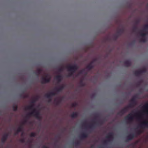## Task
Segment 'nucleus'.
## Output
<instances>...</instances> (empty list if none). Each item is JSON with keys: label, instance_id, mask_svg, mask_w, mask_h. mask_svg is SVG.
I'll return each mask as SVG.
<instances>
[{"label": "nucleus", "instance_id": "f257e3e1", "mask_svg": "<svg viewBox=\"0 0 148 148\" xmlns=\"http://www.w3.org/2000/svg\"><path fill=\"white\" fill-rule=\"evenodd\" d=\"M68 71L70 72L68 75V77L72 76L73 75L76 71L78 69V67L76 64L73 65H69L66 67Z\"/></svg>", "mask_w": 148, "mask_h": 148}, {"label": "nucleus", "instance_id": "f03ea898", "mask_svg": "<svg viewBox=\"0 0 148 148\" xmlns=\"http://www.w3.org/2000/svg\"><path fill=\"white\" fill-rule=\"evenodd\" d=\"M40 115V112L37 111L36 109H34L32 112L27 114L26 116V118L27 119H28L30 116H33L38 120H40L41 119V117Z\"/></svg>", "mask_w": 148, "mask_h": 148}, {"label": "nucleus", "instance_id": "7ed1b4c3", "mask_svg": "<svg viewBox=\"0 0 148 148\" xmlns=\"http://www.w3.org/2000/svg\"><path fill=\"white\" fill-rule=\"evenodd\" d=\"M106 138L108 139L107 140H104L103 141V143L105 144H107L108 142H110L113 139V133L112 132L109 133L108 135L106 136Z\"/></svg>", "mask_w": 148, "mask_h": 148}, {"label": "nucleus", "instance_id": "20e7f679", "mask_svg": "<svg viewBox=\"0 0 148 148\" xmlns=\"http://www.w3.org/2000/svg\"><path fill=\"white\" fill-rule=\"evenodd\" d=\"M133 115L132 114H129L125 117V120H128L129 123H131L133 121Z\"/></svg>", "mask_w": 148, "mask_h": 148}, {"label": "nucleus", "instance_id": "39448f33", "mask_svg": "<svg viewBox=\"0 0 148 148\" xmlns=\"http://www.w3.org/2000/svg\"><path fill=\"white\" fill-rule=\"evenodd\" d=\"M48 75H47L45 77H42V78L41 82L42 84L49 82L51 78H47Z\"/></svg>", "mask_w": 148, "mask_h": 148}, {"label": "nucleus", "instance_id": "423d86ee", "mask_svg": "<svg viewBox=\"0 0 148 148\" xmlns=\"http://www.w3.org/2000/svg\"><path fill=\"white\" fill-rule=\"evenodd\" d=\"M128 110L129 109L127 108V107H125L119 111L118 113V114L120 115H123L127 112Z\"/></svg>", "mask_w": 148, "mask_h": 148}, {"label": "nucleus", "instance_id": "0eeeda50", "mask_svg": "<svg viewBox=\"0 0 148 148\" xmlns=\"http://www.w3.org/2000/svg\"><path fill=\"white\" fill-rule=\"evenodd\" d=\"M103 122L102 121H98L97 122L93 121V124H92L89 126V127L90 128H92L94 127V125H101L102 124Z\"/></svg>", "mask_w": 148, "mask_h": 148}, {"label": "nucleus", "instance_id": "6e6552de", "mask_svg": "<svg viewBox=\"0 0 148 148\" xmlns=\"http://www.w3.org/2000/svg\"><path fill=\"white\" fill-rule=\"evenodd\" d=\"M8 136V133H6L4 134L1 139V141L3 143H4L7 140Z\"/></svg>", "mask_w": 148, "mask_h": 148}, {"label": "nucleus", "instance_id": "1a4fd4ad", "mask_svg": "<svg viewBox=\"0 0 148 148\" xmlns=\"http://www.w3.org/2000/svg\"><path fill=\"white\" fill-rule=\"evenodd\" d=\"M134 136L135 135L134 134H129L127 136V141H128L130 140H132L134 138Z\"/></svg>", "mask_w": 148, "mask_h": 148}, {"label": "nucleus", "instance_id": "9d476101", "mask_svg": "<svg viewBox=\"0 0 148 148\" xmlns=\"http://www.w3.org/2000/svg\"><path fill=\"white\" fill-rule=\"evenodd\" d=\"M64 86L63 85H61L59 88H56L55 89L58 92H59L61 91L64 88Z\"/></svg>", "mask_w": 148, "mask_h": 148}, {"label": "nucleus", "instance_id": "9b49d317", "mask_svg": "<svg viewBox=\"0 0 148 148\" xmlns=\"http://www.w3.org/2000/svg\"><path fill=\"white\" fill-rule=\"evenodd\" d=\"M136 96H134L130 100L131 103L133 104L134 105H136Z\"/></svg>", "mask_w": 148, "mask_h": 148}, {"label": "nucleus", "instance_id": "f8f14e48", "mask_svg": "<svg viewBox=\"0 0 148 148\" xmlns=\"http://www.w3.org/2000/svg\"><path fill=\"white\" fill-rule=\"evenodd\" d=\"M62 79V76L61 75H59L56 77V79L58 81V83L60 82Z\"/></svg>", "mask_w": 148, "mask_h": 148}, {"label": "nucleus", "instance_id": "ddd939ff", "mask_svg": "<svg viewBox=\"0 0 148 148\" xmlns=\"http://www.w3.org/2000/svg\"><path fill=\"white\" fill-rule=\"evenodd\" d=\"M124 64L125 66L129 67L131 65V63L130 60H127L124 62Z\"/></svg>", "mask_w": 148, "mask_h": 148}, {"label": "nucleus", "instance_id": "4468645a", "mask_svg": "<svg viewBox=\"0 0 148 148\" xmlns=\"http://www.w3.org/2000/svg\"><path fill=\"white\" fill-rule=\"evenodd\" d=\"M93 62H92L87 66L86 68L89 70H91L93 68L94 66L92 65Z\"/></svg>", "mask_w": 148, "mask_h": 148}, {"label": "nucleus", "instance_id": "2eb2a0df", "mask_svg": "<svg viewBox=\"0 0 148 148\" xmlns=\"http://www.w3.org/2000/svg\"><path fill=\"white\" fill-rule=\"evenodd\" d=\"M22 131H23L22 126V125H21L18 127L16 132L15 133V135H17V134H18V133L19 132H22Z\"/></svg>", "mask_w": 148, "mask_h": 148}, {"label": "nucleus", "instance_id": "dca6fc26", "mask_svg": "<svg viewBox=\"0 0 148 148\" xmlns=\"http://www.w3.org/2000/svg\"><path fill=\"white\" fill-rule=\"evenodd\" d=\"M78 116V113L77 112H73L71 115V116L72 118H76Z\"/></svg>", "mask_w": 148, "mask_h": 148}, {"label": "nucleus", "instance_id": "f3484780", "mask_svg": "<svg viewBox=\"0 0 148 148\" xmlns=\"http://www.w3.org/2000/svg\"><path fill=\"white\" fill-rule=\"evenodd\" d=\"M34 104L33 103H31V105L30 106H27L26 108V109L27 110H34V109H35L34 108Z\"/></svg>", "mask_w": 148, "mask_h": 148}, {"label": "nucleus", "instance_id": "a211bd4d", "mask_svg": "<svg viewBox=\"0 0 148 148\" xmlns=\"http://www.w3.org/2000/svg\"><path fill=\"white\" fill-rule=\"evenodd\" d=\"M88 136V134L85 132L83 133L81 136L80 138L82 139L85 138H86Z\"/></svg>", "mask_w": 148, "mask_h": 148}, {"label": "nucleus", "instance_id": "6ab92c4d", "mask_svg": "<svg viewBox=\"0 0 148 148\" xmlns=\"http://www.w3.org/2000/svg\"><path fill=\"white\" fill-rule=\"evenodd\" d=\"M134 75L137 76H139L141 74L140 70L136 71L134 72Z\"/></svg>", "mask_w": 148, "mask_h": 148}, {"label": "nucleus", "instance_id": "aec40b11", "mask_svg": "<svg viewBox=\"0 0 148 148\" xmlns=\"http://www.w3.org/2000/svg\"><path fill=\"white\" fill-rule=\"evenodd\" d=\"M124 31V30L123 28L119 29V31L117 32V34L119 35H120L122 33H123Z\"/></svg>", "mask_w": 148, "mask_h": 148}, {"label": "nucleus", "instance_id": "412c9836", "mask_svg": "<svg viewBox=\"0 0 148 148\" xmlns=\"http://www.w3.org/2000/svg\"><path fill=\"white\" fill-rule=\"evenodd\" d=\"M144 31L143 30H141L140 32V35L142 37H145V36L147 35L146 33H143L142 32Z\"/></svg>", "mask_w": 148, "mask_h": 148}, {"label": "nucleus", "instance_id": "4be33fe9", "mask_svg": "<svg viewBox=\"0 0 148 148\" xmlns=\"http://www.w3.org/2000/svg\"><path fill=\"white\" fill-rule=\"evenodd\" d=\"M41 69H37L36 73V74L37 75H38L41 73Z\"/></svg>", "mask_w": 148, "mask_h": 148}, {"label": "nucleus", "instance_id": "5701e85b", "mask_svg": "<svg viewBox=\"0 0 148 148\" xmlns=\"http://www.w3.org/2000/svg\"><path fill=\"white\" fill-rule=\"evenodd\" d=\"M20 97L23 98H26L28 97V95H23L22 94H21L20 95Z\"/></svg>", "mask_w": 148, "mask_h": 148}, {"label": "nucleus", "instance_id": "b1692460", "mask_svg": "<svg viewBox=\"0 0 148 148\" xmlns=\"http://www.w3.org/2000/svg\"><path fill=\"white\" fill-rule=\"evenodd\" d=\"M13 110L14 111H16L18 109V106L17 105H13L12 106Z\"/></svg>", "mask_w": 148, "mask_h": 148}, {"label": "nucleus", "instance_id": "393cba45", "mask_svg": "<svg viewBox=\"0 0 148 148\" xmlns=\"http://www.w3.org/2000/svg\"><path fill=\"white\" fill-rule=\"evenodd\" d=\"M45 97L48 99L51 98V97H52V96H51V95L49 93L45 94Z\"/></svg>", "mask_w": 148, "mask_h": 148}, {"label": "nucleus", "instance_id": "a878e982", "mask_svg": "<svg viewBox=\"0 0 148 148\" xmlns=\"http://www.w3.org/2000/svg\"><path fill=\"white\" fill-rule=\"evenodd\" d=\"M134 106H135V105H133V104L131 103L127 106L126 107L128 109H129L130 108H131L133 107Z\"/></svg>", "mask_w": 148, "mask_h": 148}, {"label": "nucleus", "instance_id": "bb28decb", "mask_svg": "<svg viewBox=\"0 0 148 148\" xmlns=\"http://www.w3.org/2000/svg\"><path fill=\"white\" fill-rule=\"evenodd\" d=\"M79 85L81 87H83L85 86L84 83L83 82L82 80H81L79 83Z\"/></svg>", "mask_w": 148, "mask_h": 148}, {"label": "nucleus", "instance_id": "cd10ccee", "mask_svg": "<svg viewBox=\"0 0 148 148\" xmlns=\"http://www.w3.org/2000/svg\"><path fill=\"white\" fill-rule=\"evenodd\" d=\"M148 29V24L145 25L144 27V29L143 30L144 32H146V30Z\"/></svg>", "mask_w": 148, "mask_h": 148}, {"label": "nucleus", "instance_id": "c85d7f7f", "mask_svg": "<svg viewBox=\"0 0 148 148\" xmlns=\"http://www.w3.org/2000/svg\"><path fill=\"white\" fill-rule=\"evenodd\" d=\"M140 42H146V39L145 37H142L140 40Z\"/></svg>", "mask_w": 148, "mask_h": 148}, {"label": "nucleus", "instance_id": "c756f323", "mask_svg": "<svg viewBox=\"0 0 148 148\" xmlns=\"http://www.w3.org/2000/svg\"><path fill=\"white\" fill-rule=\"evenodd\" d=\"M30 136L32 137H34L36 136V134L34 132H32L31 133Z\"/></svg>", "mask_w": 148, "mask_h": 148}, {"label": "nucleus", "instance_id": "7c9ffc66", "mask_svg": "<svg viewBox=\"0 0 148 148\" xmlns=\"http://www.w3.org/2000/svg\"><path fill=\"white\" fill-rule=\"evenodd\" d=\"M119 36H120V35H119L117 34H116L114 36V40H116L118 39Z\"/></svg>", "mask_w": 148, "mask_h": 148}, {"label": "nucleus", "instance_id": "2f4dec72", "mask_svg": "<svg viewBox=\"0 0 148 148\" xmlns=\"http://www.w3.org/2000/svg\"><path fill=\"white\" fill-rule=\"evenodd\" d=\"M63 68L62 67L58 69V71L59 73H61L63 71Z\"/></svg>", "mask_w": 148, "mask_h": 148}, {"label": "nucleus", "instance_id": "473e14b6", "mask_svg": "<svg viewBox=\"0 0 148 148\" xmlns=\"http://www.w3.org/2000/svg\"><path fill=\"white\" fill-rule=\"evenodd\" d=\"M38 98H37L36 97L35 98V99H33L31 102V103H33L34 104V103H35L36 101L37 100Z\"/></svg>", "mask_w": 148, "mask_h": 148}, {"label": "nucleus", "instance_id": "72a5a7b5", "mask_svg": "<svg viewBox=\"0 0 148 148\" xmlns=\"http://www.w3.org/2000/svg\"><path fill=\"white\" fill-rule=\"evenodd\" d=\"M140 71L141 74L143 73H145L146 72V70L145 69H143V70H140Z\"/></svg>", "mask_w": 148, "mask_h": 148}, {"label": "nucleus", "instance_id": "f704fd0d", "mask_svg": "<svg viewBox=\"0 0 148 148\" xmlns=\"http://www.w3.org/2000/svg\"><path fill=\"white\" fill-rule=\"evenodd\" d=\"M143 132L142 131L140 130H138L137 132V133L138 135H140Z\"/></svg>", "mask_w": 148, "mask_h": 148}, {"label": "nucleus", "instance_id": "c9c22d12", "mask_svg": "<svg viewBox=\"0 0 148 148\" xmlns=\"http://www.w3.org/2000/svg\"><path fill=\"white\" fill-rule=\"evenodd\" d=\"M51 95V96L52 97V96H53L55 95L56 93L54 92H51L49 93Z\"/></svg>", "mask_w": 148, "mask_h": 148}, {"label": "nucleus", "instance_id": "e433bc0d", "mask_svg": "<svg viewBox=\"0 0 148 148\" xmlns=\"http://www.w3.org/2000/svg\"><path fill=\"white\" fill-rule=\"evenodd\" d=\"M80 144V143L79 142L77 141L75 143V145L76 146H78Z\"/></svg>", "mask_w": 148, "mask_h": 148}, {"label": "nucleus", "instance_id": "4c0bfd02", "mask_svg": "<svg viewBox=\"0 0 148 148\" xmlns=\"http://www.w3.org/2000/svg\"><path fill=\"white\" fill-rule=\"evenodd\" d=\"M72 106L73 107H76L77 106V103H73L72 104Z\"/></svg>", "mask_w": 148, "mask_h": 148}, {"label": "nucleus", "instance_id": "58836bf2", "mask_svg": "<svg viewBox=\"0 0 148 148\" xmlns=\"http://www.w3.org/2000/svg\"><path fill=\"white\" fill-rule=\"evenodd\" d=\"M61 100H58L56 101V105H58L61 102Z\"/></svg>", "mask_w": 148, "mask_h": 148}, {"label": "nucleus", "instance_id": "ea45409f", "mask_svg": "<svg viewBox=\"0 0 148 148\" xmlns=\"http://www.w3.org/2000/svg\"><path fill=\"white\" fill-rule=\"evenodd\" d=\"M143 108L145 109L148 108V103H146L143 107Z\"/></svg>", "mask_w": 148, "mask_h": 148}, {"label": "nucleus", "instance_id": "a19ab883", "mask_svg": "<svg viewBox=\"0 0 148 148\" xmlns=\"http://www.w3.org/2000/svg\"><path fill=\"white\" fill-rule=\"evenodd\" d=\"M20 141L22 143H24L25 142V140L24 138H23L20 139Z\"/></svg>", "mask_w": 148, "mask_h": 148}, {"label": "nucleus", "instance_id": "79ce46f5", "mask_svg": "<svg viewBox=\"0 0 148 148\" xmlns=\"http://www.w3.org/2000/svg\"><path fill=\"white\" fill-rule=\"evenodd\" d=\"M99 115L98 114H97L95 115V119H96L97 118H99Z\"/></svg>", "mask_w": 148, "mask_h": 148}, {"label": "nucleus", "instance_id": "37998d69", "mask_svg": "<svg viewBox=\"0 0 148 148\" xmlns=\"http://www.w3.org/2000/svg\"><path fill=\"white\" fill-rule=\"evenodd\" d=\"M136 143H132V144H131L130 145V146H131L132 147H134L135 146V144Z\"/></svg>", "mask_w": 148, "mask_h": 148}, {"label": "nucleus", "instance_id": "c03bdc74", "mask_svg": "<svg viewBox=\"0 0 148 148\" xmlns=\"http://www.w3.org/2000/svg\"><path fill=\"white\" fill-rule=\"evenodd\" d=\"M137 29V28L136 27V26H135L134 27V28H133V31H134V32H135L136 31V30Z\"/></svg>", "mask_w": 148, "mask_h": 148}, {"label": "nucleus", "instance_id": "a18cd8bd", "mask_svg": "<svg viewBox=\"0 0 148 148\" xmlns=\"http://www.w3.org/2000/svg\"><path fill=\"white\" fill-rule=\"evenodd\" d=\"M141 83V82H139L137 84V86H140V85Z\"/></svg>", "mask_w": 148, "mask_h": 148}, {"label": "nucleus", "instance_id": "49530a36", "mask_svg": "<svg viewBox=\"0 0 148 148\" xmlns=\"http://www.w3.org/2000/svg\"><path fill=\"white\" fill-rule=\"evenodd\" d=\"M49 99L48 100V102H50L52 101V98H48Z\"/></svg>", "mask_w": 148, "mask_h": 148}, {"label": "nucleus", "instance_id": "de8ad7c7", "mask_svg": "<svg viewBox=\"0 0 148 148\" xmlns=\"http://www.w3.org/2000/svg\"><path fill=\"white\" fill-rule=\"evenodd\" d=\"M139 22V20H137L135 23V24L136 25L138 24Z\"/></svg>", "mask_w": 148, "mask_h": 148}, {"label": "nucleus", "instance_id": "09e8293b", "mask_svg": "<svg viewBox=\"0 0 148 148\" xmlns=\"http://www.w3.org/2000/svg\"><path fill=\"white\" fill-rule=\"evenodd\" d=\"M27 122V119H25L24 120V121L23 122V124H25V123H26Z\"/></svg>", "mask_w": 148, "mask_h": 148}, {"label": "nucleus", "instance_id": "8fccbe9b", "mask_svg": "<svg viewBox=\"0 0 148 148\" xmlns=\"http://www.w3.org/2000/svg\"><path fill=\"white\" fill-rule=\"evenodd\" d=\"M86 122H85V123H83V125L84 126H86Z\"/></svg>", "mask_w": 148, "mask_h": 148}, {"label": "nucleus", "instance_id": "3c124183", "mask_svg": "<svg viewBox=\"0 0 148 148\" xmlns=\"http://www.w3.org/2000/svg\"><path fill=\"white\" fill-rule=\"evenodd\" d=\"M43 148H48L46 146H45V145H44V146H43Z\"/></svg>", "mask_w": 148, "mask_h": 148}, {"label": "nucleus", "instance_id": "603ef678", "mask_svg": "<svg viewBox=\"0 0 148 148\" xmlns=\"http://www.w3.org/2000/svg\"><path fill=\"white\" fill-rule=\"evenodd\" d=\"M82 71H81L79 73L80 74H81L82 73Z\"/></svg>", "mask_w": 148, "mask_h": 148}, {"label": "nucleus", "instance_id": "864d4df0", "mask_svg": "<svg viewBox=\"0 0 148 148\" xmlns=\"http://www.w3.org/2000/svg\"><path fill=\"white\" fill-rule=\"evenodd\" d=\"M138 118H140V116H138Z\"/></svg>", "mask_w": 148, "mask_h": 148}, {"label": "nucleus", "instance_id": "5fc2aeb1", "mask_svg": "<svg viewBox=\"0 0 148 148\" xmlns=\"http://www.w3.org/2000/svg\"><path fill=\"white\" fill-rule=\"evenodd\" d=\"M56 142H58V141H57V140H56Z\"/></svg>", "mask_w": 148, "mask_h": 148}]
</instances>
